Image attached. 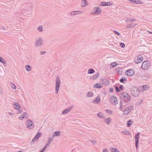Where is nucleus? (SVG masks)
Wrapping results in <instances>:
<instances>
[{
	"label": "nucleus",
	"mask_w": 152,
	"mask_h": 152,
	"mask_svg": "<svg viewBox=\"0 0 152 152\" xmlns=\"http://www.w3.org/2000/svg\"><path fill=\"white\" fill-rule=\"evenodd\" d=\"M13 106L17 110H18L20 108V106L19 104L17 102H14L13 104Z\"/></svg>",
	"instance_id": "nucleus-19"
},
{
	"label": "nucleus",
	"mask_w": 152,
	"mask_h": 152,
	"mask_svg": "<svg viewBox=\"0 0 152 152\" xmlns=\"http://www.w3.org/2000/svg\"><path fill=\"white\" fill-rule=\"evenodd\" d=\"M95 72L94 70L92 69H88V74H91L94 73Z\"/></svg>",
	"instance_id": "nucleus-29"
},
{
	"label": "nucleus",
	"mask_w": 152,
	"mask_h": 152,
	"mask_svg": "<svg viewBox=\"0 0 152 152\" xmlns=\"http://www.w3.org/2000/svg\"><path fill=\"white\" fill-rule=\"evenodd\" d=\"M61 81L59 77L58 76H57L56 79V86L55 91L56 94H58L60 86V85Z\"/></svg>",
	"instance_id": "nucleus-3"
},
{
	"label": "nucleus",
	"mask_w": 152,
	"mask_h": 152,
	"mask_svg": "<svg viewBox=\"0 0 152 152\" xmlns=\"http://www.w3.org/2000/svg\"><path fill=\"white\" fill-rule=\"evenodd\" d=\"M35 40V45L36 47H39L42 45L43 40L42 38H37Z\"/></svg>",
	"instance_id": "nucleus-4"
},
{
	"label": "nucleus",
	"mask_w": 152,
	"mask_h": 152,
	"mask_svg": "<svg viewBox=\"0 0 152 152\" xmlns=\"http://www.w3.org/2000/svg\"><path fill=\"white\" fill-rule=\"evenodd\" d=\"M91 141L92 142V143L93 144H96V142L95 140H91Z\"/></svg>",
	"instance_id": "nucleus-56"
},
{
	"label": "nucleus",
	"mask_w": 152,
	"mask_h": 152,
	"mask_svg": "<svg viewBox=\"0 0 152 152\" xmlns=\"http://www.w3.org/2000/svg\"><path fill=\"white\" fill-rule=\"evenodd\" d=\"M126 78L125 77H124V78H121L120 80V81L121 82V83H124V81H126Z\"/></svg>",
	"instance_id": "nucleus-43"
},
{
	"label": "nucleus",
	"mask_w": 152,
	"mask_h": 152,
	"mask_svg": "<svg viewBox=\"0 0 152 152\" xmlns=\"http://www.w3.org/2000/svg\"><path fill=\"white\" fill-rule=\"evenodd\" d=\"M99 77V74L97 73L94 75L93 76L91 77V79H95L98 78Z\"/></svg>",
	"instance_id": "nucleus-30"
},
{
	"label": "nucleus",
	"mask_w": 152,
	"mask_h": 152,
	"mask_svg": "<svg viewBox=\"0 0 152 152\" xmlns=\"http://www.w3.org/2000/svg\"><path fill=\"white\" fill-rule=\"evenodd\" d=\"M82 7H85L88 5L87 1L86 0H82L81 3Z\"/></svg>",
	"instance_id": "nucleus-17"
},
{
	"label": "nucleus",
	"mask_w": 152,
	"mask_h": 152,
	"mask_svg": "<svg viewBox=\"0 0 152 152\" xmlns=\"http://www.w3.org/2000/svg\"><path fill=\"white\" fill-rule=\"evenodd\" d=\"M127 20L130 21L131 22H133L136 20V19H134V18H127Z\"/></svg>",
	"instance_id": "nucleus-41"
},
{
	"label": "nucleus",
	"mask_w": 152,
	"mask_h": 152,
	"mask_svg": "<svg viewBox=\"0 0 152 152\" xmlns=\"http://www.w3.org/2000/svg\"><path fill=\"white\" fill-rule=\"evenodd\" d=\"M108 150L107 148H105L103 149V152H108Z\"/></svg>",
	"instance_id": "nucleus-52"
},
{
	"label": "nucleus",
	"mask_w": 152,
	"mask_h": 152,
	"mask_svg": "<svg viewBox=\"0 0 152 152\" xmlns=\"http://www.w3.org/2000/svg\"><path fill=\"white\" fill-rule=\"evenodd\" d=\"M121 69L120 67H118L116 69V71H117L118 73L121 72Z\"/></svg>",
	"instance_id": "nucleus-48"
},
{
	"label": "nucleus",
	"mask_w": 152,
	"mask_h": 152,
	"mask_svg": "<svg viewBox=\"0 0 152 152\" xmlns=\"http://www.w3.org/2000/svg\"><path fill=\"white\" fill-rule=\"evenodd\" d=\"M24 118V117H23L22 115H20L19 117V119L20 120H22Z\"/></svg>",
	"instance_id": "nucleus-53"
},
{
	"label": "nucleus",
	"mask_w": 152,
	"mask_h": 152,
	"mask_svg": "<svg viewBox=\"0 0 152 152\" xmlns=\"http://www.w3.org/2000/svg\"><path fill=\"white\" fill-rule=\"evenodd\" d=\"M0 62L2 63L3 64H6V63L5 60L1 56H0Z\"/></svg>",
	"instance_id": "nucleus-32"
},
{
	"label": "nucleus",
	"mask_w": 152,
	"mask_h": 152,
	"mask_svg": "<svg viewBox=\"0 0 152 152\" xmlns=\"http://www.w3.org/2000/svg\"><path fill=\"white\" fill-rule=\"evenodd\" d=\"M93 96V93L92 92L90 91H89L86 95V97H91Z\"/></svg>",
	"instance_id": "nucleus-24"
},
{
	"label": "nucleus",
	"mask_w": 152,
	"mask_h": 152,
	"mask_svg": "<svg viewBox=\"0 0 152 152\" xmlns=\"http://www.w3.org/2000/svg\"><path fill=\"white\" fill-rule=\"evenodd\" d=\"M115 89L117 92H119L121 91V90H120L118 87L117 86H115Z\"/></svg>",
	"instance_id": "nucleus-40"
},
{
	"label": "nucleus",
	"mask_w": 152,
	"mask_h": 152,
	"mask_svg": "<svg viewBox=\"0 0 152 152\" xmlns=\"http://www.w3.org/2000/svg\"><path fill=\"white\" fill-rule=\"evenodd\" d=\"M143 60V58L141 55H139L137 57V59L134 60V62L136 64H138L141 63Z\"/></svg>",
	"instance_id": "nucleus-10"
},
{
	"label": "nucleus",
	"mask_w": 152,
	"mask_h": 152,
	"mask_svg": "<svg viewBox=\"0 0 152 152\" xmlns=\"http://www.w3.org/2000/svg\"><path fill=\"white\" fill-rule=\"evenodd\" d=\"M50 144L48 143L47 142V143L45 145L44 147H43L45 149H46V148L48 146H49L50 145Z\"/></svg>",
	"instance_id": "nucleus-44"
},
{
	"label": "nucleus",
	"mask_w": 152,
	"mask_h": 152,
	"mask_svg": "<svg viewBox=\"0 0 152 152\" xmlns=\"http://www.w3.org/2000/svg\"><path fill=\"white\" fill-rule=\"evenodd\" d=\"M60 132L57 131L54 132L52 134V137L54 138L56 136H60Z\"/></svg>",
	"instance_id": "nucleus-15"
},
{
	"label": "nucleus",
	"mask_w": 152,
	"mask_h": 152,
	"mask_svg": "<svg viewBox=\"0 0 152 152\" xmlns=\"http://www.w3.org/2000/svg\"><path fill=\"white\" fill-rule=\"evenodd\" d=\"M131 92L132 95L134 97H137L139 95L138 88L134 86H133L131 88Z\"/></svg>",
	"instance_id": "nucleus-2"
},
{
	"label": "nucleus",
	"mask_w": 152,
	"mask_h": 152,
	"mask_svg": "<svg viewBox=\"0 0 152 152\" xmlns=\"http://www.w3.org/2000/svg\"><path fill=\"white\" fill-rule=\"evenodd\" d=\"M132 27H134V26L135 25H137V24H136V23H134V24H132Z\"/></svg>",
	"instance_id": "nucleus-61"
},
{
	"label": "nucleus",
	"mask_w": 152,
	"mask_h": 152,
	"mask_svg": "<svg viewBox=\"0 0 152 152\" xmlns=\"http://www.w3.org/2000/svg\"><path fill=\"white\" fill-rule=\"evenodd\" d=\"M113 32L114 33H115V34H116L118 36H120L121 35V34L120 33H119L118 32L116 31H114Z\"/></svg>",
	"instance_id": "nucleus-45"
},
{
	"label": "nucleus",
	"mask_w": 152,
	"mask_h": 152,
	"mask_svg": "<svg viewBox=\"0 0 152 152\" xmlns=\"http://www.w3.org/2000/svg\"><path fill=\"white\" fill-rule=\"evenodd\" d=\"M26 126L29 129H32L34 127V124L33 122L29 120H28L26 123Z\"/></svg>",
	"instance_id": "nucleus-6"
},
{
	"label": "nucleus",
	"mask_w": 152,
	"mask_h": 152,
	"mask_svg": "<svg viewBox=\"0 0 152 152\" xmlns=\"http://www.w3.org/2000/svg\"><path fill=\"white\" fill-rule=\"evenodd\" d=\"M110 2H102L100 4V5L102 6H105L110 5Z\"/></svg>",
	"instance_id": "nucleus-16"
},
{
	"label": "nucleus",
	"mask_w": 152,
	"mask_h": 152,
	"mask_svg": "<svg viewBox=\"0 0 152 152\" xmlns=\"http://www.w3.org/2000/svg\"><path fill=\"white\" fill-rule=\"evenodd\" d=\"M18 152H23L22 151H18Z\"/></svg>",
	"instance_id": "nucleus-62"
},
{
	"label": "nucleus",
	"mask_w": 152,
	"mask_h": 152,
	"mask_svg": "<svg viewBox=\"0 0 152 152\" xmlns=\"http://www.w3.org/2000/svg\"><path fill=\"white\" fill-rule=\"evenodd\" d=\"M1 28H2V29H5V26H2L1 27Z\"/></svg>",
	"instance_id": "nucleus-60"
},
{
	"label": "nucleus",
	"mask_w": 152,
	"mask_h": 152,
	"mask_svg": "<svg viewBox=\"0 0 152 152\" xmlns=\"http://www.w3.org/2000/svg\"><path fill=\"white\" fill-rule=\"evenodd\" d=\"M121 133L124 134H127L128 135H130V133L129 132V131H127L126 130H125L122 131L121 132Z\"/></svg>",
	"instance_id": "nucleus-25"
},
{
	"label": "nucleus",
	"mask_w": 152,
	"mask_h": 152,
	"mask_svg": "<svg viewBox=\"0 0 152 152\" xmlns=\"http://www.w3.org/2000/svg\"><path fill=\"white\" fill-rule=\"evenodd\" d=\"M134 73V70L132 69H129L127 70L126 72V75L129 76H132Z\"/></svg>",
	"instance_id": "nucleus-11"
},
{
	"label": "nucleus",
	"mask_w": 152,
	"mask_h": 152,
	"mask_svg": "<svg viewBox=\"0 0 152 152\" xmlns=\"http://www.w3.org/2000/svg\"><path fill=\"white\" fill-rule=\"evenodd\" d=\"M25 69L27 71L29 72L31 70V68L30 66L27 65L25 66Z\"/></svg>",
	"instance_id": "nucleus-28"
},
{
	"label": "nucleus",
	"mask_w": 152,
	"mask_h": 152,
	"mask_svg": "<svg viewBox=\"0 0 152 152\" xmlns=\"http://www.w3.org/2000/svg\"><path fill=\"white\" fill-rule=\"evenodd\" d=\"M123 86L122 85H120V86H119V89H120V90H121H121H122L123 89Z\"/></svg>",
	"instance_id": "nucleus-54"
},
{
	"label": "nucleus",
	"mask_w": 152,
	"mask_h": 152,
	"mask_svg": "<svg viewBox=\"0 0 152 152\" xmlns=\"http://www.w3.org/2000/svg\"><path fill=\"white\" fill-rule=\"evenodd\" d=\"M140 133L138 132L135 135L134 138L135 142V146L137 148L138 147V144H139V136Z\"/></svg>",
	"instance_id": "nucleus-9"
},
{
	"label": "nucleus",
	"mask_w": 152,
	"mask_h": 152,
	"mask_svg": "<svg viewBox=\"0 0 152 152\" xmlns=\"http://www.w3.org/2000/svg\"><path fill=\"white\" fill-rule=\"evenodd\" d=\"M148 32H149V33H151H151H152V32H151V31H149Z\"/></svg>",
	"instance_id": "nucleus-63"
},
{
	"label": "nucleus",
	"mask_w": 152,
	"mask_h": 152,
	"mask_svg": "<svg viewBox=\"0 0 152 152\" xmlns=\"http://www.w3.org/2000/svg\"><path fill=\"white\" fill-rule=\"evenodd\" d=\"M120 46L122 48H124L125 47V45L123 43H120Z\"/></svg>",
	"instance_id": "nucleus-47"
},
{
	"label": "nucleus",
	"mask_w": 152,
	"mask_h": 152,
	"mask_svg": "<svg viewBox=\"0 0 152 152\" xmlns=\"http://www.w3.org/2000/svg\"><path fill=\"white\" fill-rule=\"evenodd\" d=\"M45 149L43 148V149L40 151V152H44Z\"/></svg>",
	"instance_id": "nucleus-57"
},
{
	"label": "nucleus",
	"mask_w": 152,
	"mask_h": 152,
	"mask_svg": "<svg viewBox=\"0 0 152 152\" xmlns=\"http://www.w3.org/2000/svg\"><path fill=\"white\" fill-rule=\"evenodd\" d=\"M23 117H24V118L26 119L28 118V114L26 113H23L21 115Z\"/></svg>",
	"instance_id": "nucleus-34"
},
{
	"label": "nucleus",
	"mask_w": 152,
	"mask_h": 152,
	"mask_svg": "<svg viewBox=\"0 0 152 152\" xmlns=\"http://www.w3.org/2000/svg\"><path fill=\"white\" fill-rule=\"evenodd\" d=\"M102 12V10L99 7H96L93 10L91 14L96 15Z\"/></svg>",
	"instance_id": "nucleus-7"
},
{
	"label": "nucleus",
	"mask_w": 152,
	"mask_h": 152,
	"mask_svg": "<svg viewBox=\"0 0 152 152\" xmlns=\"http://www.w3.org/2000/svg\"><path fill=\"white\" fill-rule=\"evenodd\" d=\"M46 52L45 51H41L40 52V54L42 55L46 53Z\"/></svg>",
	"instance_id": "nucleus-49"
},
{
	"label": "nucleus",
	"mask_w": 152,
	"mask_h": 152,
	"mask_svg": "<svg viewBox=\"0 0 152 152\" xmlns=\"http://www.w3.org/2000/svg\"><path fill=\"white\" fill-rule=\"evenodd\" d=\"M53 137H49L48 139V140L47 141V142L49 143H50V144L51 143L52 141L53 140Z\"/></svg>",
	"instance_id": "nucleus-35"
},
{
	"label": "nucleus",
	"mask_w": 152,
	"mask_h": 152,
	"mask_svg": "<svg viewBox=\"0 0 152 152\" xmlns=\"http://www.w3.org/2000/svg\"><path fill=\"white\" fill-rule=\"evenodd\" d=\"M106 80L107 81H108V80Z\"/></svg>",
	"instance_id": "nucleus-64"
},
{
	"label": "nucleus",
	"mask_w": 152,
	"mask_h": 152,
	"mask_svg": "<svg viewBox=\"0 0 152 152\" xmlns=\"http://www.w3.org/2000/svg\"><path fill=\"white\" fill-rule=\"evenodd\" d=\"M120 97L122 99L126 102V103L129 102L131 99L130 96L126 92L121 93L120 94Z\"/></svg>",
	"instance_id": "nucleus-1"
},
{
	"label": "nucleus",
	"mask_w": 152,
	"mask_h": 152,
	"mask_svg": "<svg viewBox=\"0 0 152 152\" xmlns=\"http://www.w3.org/2000/svg\"><path fill=\"white\" fill-rule=\"evenodd\" d=\"M120 104L121 106L122 105L123 106H125L126 105L129 104V103L128 102L127 103H126V102H125L124 100H121L120 101Z\"/></svg>",
	"instance_id": "nucleus-22"
},
{
	"label": "nucleus",
	"mask_w": 152,
	"mask_h": 152,
	"mask_svg": "<svg viewBox=\"0 0 152 152\" xmlns=\"http://www.w3.org/2000/svg\"><path fill=\"white\" fill-rule=\"evenodd\" d=\"M134 109L133 106H129L127 107L123 111V114L124 115H127L129 114Z\"/></svg>",
	"instance_id": "nucleus-8"
},
{
	"label": "nucleus",
	"mask_w": 152,
	"mask_h": 152,
	"mask_svg": "<svg viewBox=\"0 0 152 152\" xmlns=\"http://www.w3.org/2000/svg\"><path fill=\"white\" fill-rule=\"evenodd\" d=\"M72 109V108L70 107V108H67V109L63 110L62 112V114H64L66 113H67L68 112H69Z\"/></svg>",
	"instance_id": "nucleus-21"
},
{
	"label": "nucleus",
	"mask_w": 152,
	"mask_h": 152,
	"mask_svg": "<svg viewBox=\"0 0 152 152\" xmlns=\"http://www.w3.org/2000/svg\"><path fill=\"white\" fill-rule=\"evenodd\" d=\"M100 102V97L99 96H98L94 100L92 101V103L99 104Z\"/></svg>",
	"instance_id": "nucleus-14"
},
{
	"label": "nucleus",
	"mask_w": 152,
	"mask_h": 152,
	"mask_svg": "<svg viewBox=\"0 0 152 152\" xmlns=\"http://www.w3.org/2000/svg\"><path fill=\"white\" fill-rule=\"evenodd\" d=\"M150 67V64L147 61H144L142 63L141 67L143 69H148Z\"/></svg>",
	"instance_id": "nucleus-5"
},
{
	"label": "nucleus",
	"mask_w": 152,
	"mask_h": 152,
	"mask_svg": "<svg viewBox=\"0 0 152 152\" xmlns=\"http://www.w3.org/2000/svg\"><path fill=\"white\" fill-rule=\"evenodd\" d=\"M132 27V25L131 24L128 25L126 26L127 28H131Z\"/></svg>",
	"instance_id": "nucleus-51"
},
{
	"label": "nucleus",
	"mask_w": 152,
	"mask_h": 152,
	"mask_svg": "<svg viewBox=\"0 0 152 152\" xmlns=\"http://www.w3.org/2000/svg\"><path fill=\"white\" fill-rule=\"evenodd\" d=\"M110 101L113 104H117L118 103V99L115 96H112L111 98Z\"/></svg>",
	"instance_id": "nucleus-13"
},
{
	"label": "nucleus",
	"mask_w": 152,
	"mask_h": 152,
	"mask_svg": "<svg viewBox=\"0 0 152 152\" xmlns=\"http://www.w3.org/2000/svg\"><path fill=\"white\" fill-rule=\"evenodd\" d=\"M39 32H42L43 31V27L42 26H40L37 28Z\"/></svg>",
	"instance_id": "nucleus-33"
},
{
	"label": "nucleus",
	"mask_w": 152,
	"mask_h": 152,
	"mask_svg": "<svg viewBox=\"0 0 152 152\" xmlns=\"http://www.w3.org/2000/svg\"><path fill=\"white\" fill-rule=\"evenodd\" d=\"M128 1H131L132 3H134L136 4H141V1H135V0H127Z\"/></svg>",
	"instance_id": "nucleus-20"
},
{
	"label": "nucleus",
	"mask_w": 152,
	"mask_h": 152,
	"mask_svg": "<svg viewBox=\"0 0 152 152\" xmlns=\"http://www.w3.org/2000/svg\"><path fill=\"white\" fill-rule=\"evenodd\" d=\"M105 112L109 114H112L113 112L112 111L107 109L105 110Z\"/></svg>",
	"instance_id": "nucleus-39"
},
{
	"label": "nucleus",
	"mask_w": 152,
	"mask_h": 152,
	"mask_svg": "<svg viewBox=\"0 0 152 152\" xmlns=\"http://www.w3.org/2000/svg\"><path fill=\"white\" fill-rule=\"evenodd\" d=\"M94 87L95 88H102V86L101 84L100 85L99 83H96L94 85Z\"/></svg>",
	"instance_id": "nucleus-26"
},
{
	"label": "nucleus",
	"mask_w": 152,
	"mask_h": 152,
	"mask_svg": "<svg viewBox=\"0 0 152 152\" xmlns=\"http://www.w3.org/2000/svg\"><path fill=\"white\" fill-rule=\"evenodd\" d=\"M83 12L81 11H74L71 13V15H75L80 13H82Z\"/></svg>",
	"instance_id": "nucleus-18"
},
{
	"label": "nucleus",
	"mask_w": 152,
	"mask_h": 152,
	"mask_svg": "<svg viewBox=\"0 0 152 152\" xmlns=\"http://www.w3.org/2000/svg\"><path fill=\"white\" fill-rule=\"evenodd\" d=\"M123 106L121 105V106L120 105V109L121 110H122L123 109Z\"/></svg>",
	"instance_id": "nucleus-59"
},
{
	"label": "nucleus",
	"mask_w": 152,
	"mask_h": 152,
	"mask_svg": "<svg viewBox=\"0 0 152 152\" xmlns=\"http://www.w3.org/2000/svg\"><path fill=\"white\" fill-rule=\"evenodd\" d=\"M97 116L99 118H104L102 117V113L99 112L97 114Z\"/></svg>",
	"instance_id": "nucleus-37"
},
{
	"label": "nucleus",
	"mask_w": 152,
	"mask_h": 152,
	"mask_svg": "<svg viewBox=\"0 0 152 152\" xmlns=\"http://www.w3.org/2000/svg\"><path fill=\"white\" fill-rule=\"evenodd\" d=\"M110 150L111 152H120L117 149L113 148H110Z\"/></svg>",
	"instance_id": "nucleus-23"
},
{
	"label": "nucleus",
	"mask_w": 152,
	"mask_h": 152,
	"mask_svg": "<svg viewBox=\"0 0 152 152\" xmlns=\"http://www.w3.org/2000/svg\"><path fill=\"white\" fill-rule=\"evenodd\" d=\"M9 114L10 115H12V116L14 115L13 113H11V112L9 113Z\"/></svg>",
	"instance_id": "nucleus-58"
},
{
	"label": "nucleus",
	"mask_w": 152,
	"mask_h": 152,
	"mask_svg": "<svg viewBox=\"0 0 152 152\" xmlns=\"http://www.w3.org/2000/svg\"><path fill=\"white\" fill-rule=\"evenodd\" d=\"M11 86L12 88L14 89H16V86L13 83L11 84Z\"/></svg>",
	"instance_id": "nucleus-46"
},
{
	"label": "nucleus",
	"mask_w": 152,
	"mask_h": 152,
	"mask_svg": "<svg viewBox=\"0 0 152 152\" xmlns=\"http://www.w3.org/2000/svg\"><path fill=\"white\" fill-rule=\"evenodd\" d=\"M117 64L116 62H113L111 63V66H112V68H113V67H115L117 65Z\"/></svg>",
	"instance_id": "nucleus-38"
},
{
	"label": "nucleus",
	"mask_w": 152,
	"mask_h": 152,
	"mask_svg": "<svg viewBox=\"0 0 152 152\" xmlns=\"http://www.w3.org/2000/svg\"><path fill=\"white\" fill-rule=\"evenodd\" d=\"M148 86L146 85H144L142 86V91H143L148 89Z\"/></svg>",
	"instance_id": "nucleus-36"
},
{
	"label": "nucleus",
	"mask_w": 152,
	"mask_h": 152,
	"mask_svg": "<svg viewBox=\"0 0 152 152\" xmlns=\"http://www.w3.org/2000/svg\"><path fill=\"white\" fill-rule=\"evenodd\" d=\"M142 102V100H139L136 103V105L138 106L140 105Z\"/></svg>",
	"instance_id": "nucleus-42"
},
{
	"label": "nucleus",
	"mask_w": 152,
	"mask_h": 152,
	"mask_svg": "<svg viewBox=\"0 0 152 152\" xmlns=\"http://www.w3.org/2000/svg\"><path fill=\"white\" fill-rule=\"evenodd\" d=\"M111 121V119L110 118H108L104 120V122L108 124H109L110 123Z\"/></svg>",
	"instance_id": "nucleus-27"
},
{
	"label": "nucleus",
	"mask_w": 152,
	"mask_h": 152,
	"mask_svg": "<svg viewBox=\"0 0 152 152\" xmlns=\"http://www.w3.org/2000/svg\"><path fill=\"white\" fill-rule=\"evenodd\" d=\"M132 122L131 120L128 121L126 123V125L128 127L130 126L132 124Z\"/></svg>",
	"instance_id": "nucleus-31"
},
{
	"label": "nucleus",
	"mask_w": 152,
	"mask_h": 152,
	"mask_svg": "<svg viewBox=\"0 0 152 152\" xmlns=\"http://www.w3.org/2000/svg\"><path fill=\"white\" fill-rule=\"evenodd\" d=\"M42 135V134L40 132H38L37 134L35 136V137L33 139L32 142H33V143L35 142V141L37 140Z\"/></svg>",
	"instance_id": "nucleus-12"
},
{
	"label": "nucleus",
	"mask_w": 152,
	"mask_h": 152,
	"mask_svg": "<svg viewBox=\"0 0 152 152\" xmlns=\"http://www.w3.org/2000/svg\"><path fill=\"white\" fill-rule=\"evenodd\" d=\"M17 111L18 113H20L23 112V110L22 109H20L19 110H18Z\"/></svg>",
	"instance_id": "nucleus-50"
},
{
	"label": "nucleus",
	"mask_w": 152,
	"mask_h": 152,
	"mask_svg": "<svg viewBox=\"0 0 152 152\" xmlns=\"http://www.w3.org/2000/svg\"><path fill=\"white\" fill-rule=\"evenodd\" d=\"M109 91L111 92H113V88H110L109 89Z\"/></svg>",
	"instance_id": "nucleus-55"
}]
</instances>
